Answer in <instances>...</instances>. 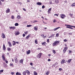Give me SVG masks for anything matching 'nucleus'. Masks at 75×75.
Returning <instances> with one entry per match:
<instances>
[{
    "label": "nucleus",
    "instance_id": "f257e3e1",
    "mask_svg": "<svg viewBox=\"0 0 75 75\" xmlns=\"http://www.w3.org/2000/svg\"><path fill=\"white\" fill-rule=\"evenodd\" d=\"M59 42V41H56L53 44V46H55V45H57L58 44Z\"/></svg>",
    "mask_w": 75,
    "mask_h": 75
},
{
    "label": "nucleus",
    "instance_id": "f03ea898",
    "mask_svg": "<svg viewBox=\"0 0 75 75\" xmlns=\"http://www.w3.org/2000/svg\"><path fill=\"white\" fill-rule=\"evenodd\" d=\"M42 55V53H40L37 56L38 58H40L41 57V56Z\"/></svg>",
    "mask_w": 75,
    "mask_h": 75
},
{
    "label": "nucleus",
    "instance_id": "7ed1b4c3",
    "mask_svg": "<svg viewBox=\"0 0 75 75\" xmlns=\"http://www.w3.org/2000/svg\"><path fill=\"white\" fill-rule=\"evenodd\" d=\"M60 16L61 17V18H62V19L66 17L65 15L64 14H61Z\"/></svg>",
    "mask_w": 75,
    "mask_h": 75
},
{
    "label": "nucleus",
    "instance_id": "20e7f679",
    "mask_svg": "<svg viewBox=\"0 0 75 75\" xmlns=\"http://www.w3.org/2000/svg\"><path fill=\"white\" fill-rule=\"evenodd\" d=\"M68 49V47H65L64 48V49L63 50V52L64 53H65V51H66Z\"/></svg>",
    "mask_w": 75,
    "mask_h": 75
},
{
    "label": "nucleus",
    "instance_id": "39448f33",
    "mask_svg": "<svg viewBox=\"0 0 75 75\" xmlns=\"http://www.w3.org/2000/svg\"><path fill=\"white\" fill-rule=\"evenodd\" d=\"M1 37L3 38H6V36L3 33H1Z\"/></svg>",
    "mask_w": 75,
    "mask_h": 75
},
{
    "label": "nucleus",
    "instance_id": "423d86ee",
    "mask_svg": "<svg viewBox=\"0 0 75 75\" xmlns=\"http://www.w3.org/2000/svg\"><path fill=\"white\" fill-rule=\"evenodd\" d=\"M16 28V27L15 26H11V27H9V29H12V30H15Z\"/></svg>",
    "mask_w": 75,
    "mask_h": 75
},
{
    "label": "nucleus",
    "instance_id": "0eeeda50",
    "mask_svg": "<svg viewBox=\"0 0 75 75\" xmlns=\"http://www.w3.org/2000/svg\"><path fill=\"white\" fill-rule=\"evenodd\" d=\"M20 34V32L19 31H17L15 33V35H18Z\"/></svg>",
    "mask_w": 75,
    "mask_h": 75
},
{
    "label": "nucleus",
    "instance_id": "6e6552de",
    "mask_svg": "<svg viewBox=\"0 0 75 75\" xmlns=\"http://www.w3.org/2000/svg\"><path fill=\"white\" fill-rule=\"evenodd\" d=\"M8 44L9 45V47H11V46H12V45H11V42H8Z\"/></svg>",
    "mask_w": 75,
    "mask_h": 75
},
{
    "label": "nucleus",
    "instance_id": "1a4fd4ad",
    "mask_svg": "<svg viewBox=\"0 0 75 75\" xmlns=\"http://www.w3.org/2000/svg\"><path fill=\"white\" fill-rule=\"evenodd\" d=\"M3 50H6V46H5V45H4V44L3 45Z\"/></svg>",
    "mask_w": 75,
    "mask_h": 75
},
{
    "label": "nucleus",
    "instance_id": "9d476101",
    "mask_svg": "<svg viewBox=\"0 0 75 75\" xmlns=\"http://www.w3.org/2000/svg\"><path fill=\"white\" fill-rule=\"evenodd\" d=\"M14 59L15 62L16 63H17V62H18V60H17V57H15L14 58Z\"/></svg>",
    "mask_w": 75,
    "mask_h": 75
},
{
    "label": "nucleus",
    "instance_id": "9b49d317",
    "mask_svg": "<svg viewBox=\"0 0 75 75\" xmlns=\"http://www.w3.org/2000/svg\"><path fill=\"white\" fill-rule=\"evenodd\" d=\"M65 62H66V61H65V60L63 59L62 60V62H61V64H63L64 63H65Z\"/></svg>",
    "mask_w": 75,
    "mask_h": 75
},
{
    "label": "nucleus",
    "instance_id": "f8f14e48",
    "mask_svg": "<svg viewBox=\"0 0 75 75\" xmlns=\"http://www.w3.org/2000/svg\"><path fill=\"white\" fill-rule=\"evenodd\" d=\"M30 34H29L28 35L26 38H25V39L26 40H28V38H29L30 37Z\"/></svg>",
    "mask_w": 75,
    "mask_h": 75
},
{
    "label": "nucleus",
    "instance_id": "ddd939ff",
    "mask_svg": "<svg viewBox=\"0 0 75 75\" xmlns=\"http://www.w3.org/2000/svg\"><path fill=\"white\" fill-rule=\"evenodd\" d=\"M51 8H50L48 10V14H50V13H51Z\"/></svg>",
    "mask_w": 75,
    "mask_h": 75
},
{
    "label": "nucleus",
    "instance_id": "4468645a",
    "mask_svg": "<svg viewBox=\"0 0 75 75\" xmlns=\"http://www.w3.org/2000/svg\"><path fill=\"white\" fill-rule=\"evenodd\" d=\"M34 30H35V31H37L38 30V26H35L34 27Z\"/></svg>",
    "mask_w": 75,
    "mask_h": 75
},
{
    "label": "nucleus",
    "instance_id": "2eb2a0df",
    "mask_svg": "<svg viewBox=\"0 0 75 75\" xmlns=\"http://www.w3.org/2000/svg\"><path fill=\"white\" fill-rule=\"evenodd\" d=\"M10 11L9 8H8L7 10L6 11V12L7 13H8Z\"/></svg>",
    "mask_w": 75,
    "mask_h": 75
},
{
    "label": "nucleus",
    "instance_id": "dca6fc26",
    "mask_svg": "<svg viewBox=\"0 0 75 75\" xmlns=\"http://www.w3.org/2000/svg\"><path fill=\"white\" fill-rule=\"evenodd\" d=\"M2 57L3 61H6V59H5V57H4V55H3Z\"/></svg>",
    "mask_w": 75,
    "mask_h": 75
},
{
    "label": "nucleus",
    "instance_id": "f3484780",
    "mask_svg": "<svg viewBox=\"0 0 75 75\" xmlns=\"http://www.w3.org/2000/svg\"><path fill=\"white\" fill-rule=\"evenodd\" d=\"M30 52H31V51H30V50H29L26 52V54L28 55V54H30Z\"/></svg>",
    "mask_w": 75,
    "mask_h": 75
},
{
    "label": "nucleus",
    "instance_id": "a211bd4d",
    "mask_svg": "<svg viewBox=\"0 0 75 75\" xmlns=\"http://www.w3.org/2000/svg\"><path fill=\"white\" fill-rule=\"evenodd\" d=\"M17 18L18 19H20V18H21V17L20 16L18 15H17Z\"/></svg>",
    "mask_w": 75,
    "mask_h": 75
},
{
    "label": "nucleus",
    "instance_id": "6ab92c4d",
    "mask_svg": "<svg viewBox=\"0 0 75 75\" xmlns=\"http://www.w3.org/2000/svg\"><path fill=\"white\" fill-rule=\"evenodd\" d=\"M60 28V27H58L56 28H54L53 29V30L54 31H56V30H58V29H59V28Z\"/></svg>",
    "mask_w": 75,
    "mask_h": 75
},
{
    "label": "nucleus",
    "instance_id": "aec40b11",
    "mask_svg": "<svg viewBox=\"0 0 75 75\" xmlns=\"http://www.w3.org/2000/svg\"><path fill=\"white\" fill-rule=\"evenodd\" d=\"M37 5H39V6H41V5L42 4L41 3L38 2L37 3Z\"/></svg>",
    "mask_w": 75,
    "mask_h": 75
},
{
    "label": "nucleus",
    "instance_id": "412c9836",
    "mask_svg": "<svg viewBox=\"0 0 75 75\" xmlns=\"http://www.w3.org/2000/svg\"><path fill=\"white\" fill-rule=\"evenodd\" d=\"M67 26H68V27H73L74 28H75V26H72L71 25H67Z\"/></svg>",
    "mask_w": 75,
    "mask_h": 75
},
{
    "label": "nucleus",
    "instance_id": "4be33fe9",
    "mask_svg": "<svg viewBox=\"0 0 75 75\" xmlns=\"http://www.w3.org/2000/svg\"><path fill=\"white\" fill-rule=\"evenodd\" d=\"M42 45H46V43L45 42H44L43 43H42Z\"/></svg>",
    "mask_w": 75,
    "mask_h": 75
},
{
    "label": "nucleus",
    "instance_id": "5701e85b",
    "mask_svg": "<svg viewBox=\"0 0 75 75\" xmlns=\"http://www.w3.org/2000/svg\"><path fill=\"white\" fill-rule=\"evenodd\" d=\"M23 61H24V60H23V59H21L20 60V63H22L23 64Z\"/></svg>",
    "mask_w": 75,
    "mask_h": 75
},
{
    "label": "nucleus",
    "instance_id": "b1692460",
    "mask_svg": "<svg viewBox=\"0 0 75 75\" xmlns=\"http://www.w3.org/2000/svg\"><path fill=\"white\" fill-rule=\"evenodd\" d=\"M69 27H71V26H67L66 28H70V29H71L72 30H73V28Z\"/></svg>",
    "mask_w": 75,
    "mask_h": 75
},
{
    "label": "nucleus",
    "instance_id": "393cba45",
    "mask_svg": "<svg viewBox=\"0 0 75 75\" xmlns=\"http://www.w3.org/2000/svg\"><path fill=\"white\" fill-rule=\"evenodd\" d=\"M71 61H72V59H69L68 60V62H69V63H70V62H71Z\"/></svg>",
    "mask_w": 75,
    "mask_h": 75
},
{
    "label": "nucleus",
    "instance_id": "a878e982",
    "mask_svg": "<svg viewBox=\"0 0 75 75\" xmlns=\"http://www.w3.org/2000/svg\"><path fill=\"white\" fill-rule=\"evenodd\" d=\"M15 26H18V23H16L15 24Z\"/></svg>",
    "mask_w": 75,
    "mask_h": 75
},
{
    "label": "nucleus",
    "instance_id": "bb28decb",
    "mask_svg": "<svg viewBox=\"0 0 75 75\" xmlns=\"http://www.w3.org/2000/svg\"><path fill=\"white\" fill-rule=\"evenodd\" d=\"M26 73H27L28 74H30V72H29L28 71V70H26Z\"/></svg>",
    "mask_w": 75,
    "mask_h": 75
},
{
    "label": "nucleus",
    "instance_id": "cd10ccee",
    "mask_svg": "<svg viewBox=\"0 0 75 75\" xmlns=\"http://www.w3.org/2000/svg\"><path fill=\"white\" fill-rule=\"evenodd\" d=\"M31 26H32V25H28L27 26V27H31Z\"/></svg>",
    "mask_w": 75,
    "mask_h": 75
},
{
    "label": "nucleus",
    "instance_id": "c85d7f7f",
    "mask_svg": "<svg viewBox=\"0 0 75 75\" xmlns=\"http://www.w3.org/2000/svg\"><path fill=\"white\" fill-rule=\"evenodd\" d=\"M69 15H70V17H72H72H73V16H73V14H71V13H69Z\"/></svg>",
    "mask_w": 75,
    "mask_h": 75
},
{
    "label": "nucleus",
    "instance_id": "c756f323",
    "mask_svg": "<svg viewBox=\"0 0 75 75\" xmlns=\"http://www.w3.org/2000/svg\"><path fill=\"white\" fill-rule=\"evenodd\" d=\"M34 75H37V73L36 72L34 71Z\"/></svg>",
    "mask_w": 75,
    "mask_h": 75
},
{
    "label": "nucleus",
    "instance_id": "7c9ffc66",
    "mask_svg": "<svg viewBox=\"0 0 75 75\" xmlns=\"http://www.w3.org/2000/svg\"><path fill=\"white\" fill-rule=\"evenodd\" d=\"M37 22H38V21H34L32 23H37Z\"/></svg>",
    "mask_w": 75,
    "mask_h": 75
},
{
    "label": "nucleus",
    "instance_id": "2f4dec72",
    "mask_svg": "<svg viewBox=\"0 0 75 75\" xmlns=\"http://www.w3.org/2000/svg\"><path fill=\"white\" fill-rule=\"evenodd\" d=\"M55 2L57 4L58 3V0H55Z\"/></svg>",
    "mask_w": 75,
    "mask_h": 75
},
{
    "label": "nucleus",
    "instance_id": "473e14b6",
    "mask_svg": "<svg viewBox=\"0 0 75 75\" xmlns=\"http://www.w3.org/2000/svg\"><path fill=\"white\" fill-rule=\"evenodd\" d=\"M11 18L12 19H14V17L13 16H11Z\"/></svg>",
    "mask_w": 75,
    "mask_h": 75
},
{
    "label": "nucleus",
    "instance_id": "72a5a7b5",
    "mask_svg": "<svg viewBox=\"0 0 75 75\" xmlns=\"http://www.w3.org/2000/svg\"><path fill=\"white\" fill-rule=\"evenodd\" d=\"M35 44H38L37 43V40H35Z\"/></svg>",
    "mask_w": 75,
    "mask_h": 75
},
{
    "label": "nucleus",
    "instance_id": "f704fd0d",
    "mask_svg": "<svg viewBox=\"0 0 75 75\" xmlns=\"http://www.w3.org/2000/svg\"><path fill=\"white\" fill-rule=\"evenodd\" d=\"M27 23V21H25L24 22H23L22 23V24H26Z\"/></svg>",
    "mask_w": 75,
    "mask_h": 75
},
{
    "label": "nucleus",
    "instance_id": "c9c22d12",
    "mask_svg": "<svg viewBox=\"0 0 75 75\" xmlns=\"http://www.w3.org/2000/svg\"><path fill=\"white\" fill-rule=\"evenodd\" d=\"M53 51V53H54V54H55L56 53V52H55V51L54 50H52Z\"/></svg>",
    "mask_w": 75,
    "mask_h": 75
},
{
    "label": "nucleus",
    "instance_id": "e433bc0d",
    "mask_svg": "<svg viewBox=\"0 0 75 75\" xmlns=\"http://www.w3.org/2000/svg\"><path fill=\"white\" fill-rule=\"evenodd\" d=\"M7 50L8 51H10L11 50V49L9 47H8L7 48Z\"/></svg>",
    "mask_w": 75,
    "mask_h": 75
},
{
    "label": "nucleus",
    "instance_id": "4c0bfd02",
    "mask_svg": "<svg viewBox=\"0 0 75 75\" xmlns=\"http://www.w3.org/2000/svg\"><path fill=\"white\" fill-rule=\"evenodd\" d=\"M57 21V20H56V19H54V20H53V22L54 23H55V22H56Z\"/></svg>",
    "mask_w": 75,
    "mask_h": 75
},
{
    "label": "nucleus",
    "instance_id": "58836bf2",
    "mask_svg": "<svg viewBox=\"0 0 75 75\" xmlns=\"http://www.w3.org/2000/svg\"><path fill=\"white\" fill-rule=\"evenodd\" d=\"M24 33L25 34H27V33H28V31H27L26 32H25Z\"/></svg>",
    "mask_w": 75,
    "mask_h": 75
},
{
    "label": "nucleus",
    "instance_id": "ea45409f",
    "mask_svg": "<svg viewBox=\"0 0 75 75\" xmlns=\"http://www.w3.org/2000/svg\"><path fill=\"white\" fill-rule=\"evenodd\" d=\"M25 72L24 71V72H23V75H25Z\"/></svg>",
    "mask_w": 75,
    "mask_h": 75
},
{
    "label": "nucleus",
    "instance_id": "a19ab883",
    "mask_svg": "<svg viewBox=\"0 0 75 75\" xmlns=\"http://www.w3.org/2000/svg\"><path fill=\"white\" fill-rule=\"evenodd\" d=\"M11 75H13L14 74V72H11Z\"/></svg>",
    "mask_w": 75,
    "mask_h": 75
},
{
    "label": "nucleus",
    "instance_id": "79ce46f5",
    "mask_svg": "<svg viewBox=\"0 0 75 75\" xmlns=\"http://www.w3.org/2000/svg\"><path fill=\"white\" fill-rule=\"evenodd\" d=\"M56 16L58 17V14H54V16Z\"/></svg>",
    "mask_w": 75,
    "mask_h": 75
},
{
    "label": "nucleus",
    "instance_id": "37998d69",
    "mask_svg": "<svg viewBox=\"0 0 75 75\" xmlns=\"http://www.w3.org/2000/svg\"><path fill=\"white\" fill-rule=\"evenodd\" d=\"M49 72L48 71H47V72H46V74H47V75H48L49 74Z\"/></svg>",
    "mask_w": 75,
    "mask_h": 75
},
{
    "label": "nucleus",
    "instance_id": "c03bdc74",
    "mask_svg": "<svg viewBox=\"0 0 75 75\" xmlns=\"http://www.w3.org/2000/svg\"><path fill=\"white\" fill-rule=\"evenodd\" d=\"M54 35H55L54 34H53L50 37H54Z\"/></svg>",
    "mask_w": 75,
    "mask_h": 75
},
{
    "label": "nucleus",
    "instance_id": "a18cd8bd",
    "mask_svg": "<svg viewBox=\"0 0 75 75\" xmlns=\"http://www.w3.org/2000/svg\"><path fill=\"white\" fill-rule=\"evenodd\" d=\"M3 71H4L3 70H1L0 71V72H3Z\"/></svg>",
    "mask_w": 75,
    "mask_h": 75
},
{
    "label": "nucleus",
    "instance_id": "49530a36",
    "mask_svg": "<svg viewBox=\"0 0 75 75\" xmlns=\"http://www.w3.org/2000/svg\"><path fill=\"white\" fill-rule=\"evenodd\" d=\"M10 65L11 66V67H13V64H10Z\"/></svg>",
    "mask_w": 75,
    "mask_h": 75
},
{
    "label": "nucleus",
    "instance_id": "de8ad7c7",
    "mask_svg": "<svg viewBox=\"0 0 75 75\" xmlns=\"http://www.w3.org/2000/svg\"><path fill=\"white\" fill-rule=\"evenodd\" d=\"M42 8H45V6H44V5L42 6Z\"/></svg>",
    "mask_w": 75,
    "mask_h": 75
},
{
    "label": "nucleus",
    "instance_id": "09e8293b",
    "mask_svg": "<svg viewBox=\"0 0 75 75\" xmlns=\"http://www.w3.org/2000/svg\"><path fill=\"white\" fill-rule=\"evenodd\" d=\"M64 42H67V40L66 39H64Z\"/></svg>",
    "mask_w": 75,
    "mask_h": 75
},
{
    "label": "nucleus",
    "instance_id": "8fccbe9b",
    "mask_svg": "<svg viewBox=\"0 0 75 75\" xmlns=\"http://www.w3.org/2000/svg\"><path fill=\"white\" fill-rule=\"evenodd\" d=\"M30 65H31V66H33V63H30Z\"/></svg>",
    "mask_w": 75,
    "mask_h": 75
},
{
    "label": "nucleus",
    "instance_id": "3c124183",
    "mask_svg": "<svg viewBox=\"0 0 75 75\" xmlns=\"http://www.w3.org/2000/svg\"><path fill=\"white\" fill-rule=\"evenodd\" d=\"M16 42L13 43V45H16Z\"/></svg>",
    "mask_w": 75,
    "mask_h": 75
},
{
    "label": "nucleus",
    "instance_id": "603ef678",
    "mask_svg": "<svg viewBox=\"0 0 75 75\" xmlns=\"http://www.w3.org/2000/svg\"><path fill=\"white\" fill-rule=\"evenodd\" d=\"M62 68H59V71H61L62 70Z\"/></svg>",
    "mask_w": 75,
    "mask_h": 75
},
{
    "label": "nucleus",
    "instance_id": "864d4df0",
    "mask_svg": "<svg viewBox=\"0 0 75 75\" xmlns=\"http://www.w3.org/2000/svg\"><path fill=\"white\" fill-rule=\"evenodd\" d=\"M50 4H52V1H50Z\"/></svg>",
    "mask_w": 75,
    "mask_h": 75
},
{
    "label": "nucleus",
    "instance_id": "5fc2aeb1",
    "mask_svg": "<svg viewBox=\"0 0 75 75\" xmlns=\"http://www.w3.org/2000/svg\"><path fill=\"white\" fill-rule=\"evenodd\" d=\"M18 74H19V73H18V72H17L16 73V75H18Z\"/></svg>",
    "mask_w": 75,
    "mask_h": 75
},
{
    "label": "nucleus",
    "instance_id": "6e6d98bb",
    "mask_svg": "<svg viewBox=\"0 0 75 75\" xmlns=\"http://www.w3.org/2000/svg\"><path fill=\"white\" fill-rule=\"evenodd\" d=\"M58 35H59V33H57L56 34V36H57V37H58Z\"/></svg>",
    "mask_w": 75,
    "mask_h": 75
},
{
    "label": "nucleus",
    "instance_id": "4d7b16f0",
    "mask_svg": "<svg viewBox=\"0 0 75 75\" xmlns=\"http://www.w3.org/2000/svg\"><path fill=\"white\" fill-rule=\"evenodd\" d=\"M47 42H50V41L49 40V39H47Z\"/></svg>",
    "mask_w": 75,
    "mask_h": 75
},
{
    "label": "nucleus",
    "instance_id": "13d9d810",
    "mask_svg": "<svg viewBox=\"0 0 75 75\" xmlns=\"http://www.w3.org/2000/svg\"><path fill=\"white\" fill-rule=\"evenodd\" d=\"M2 3H1V1H0V5H2Z\"/></svg>",
    "mask_w": 75,
    "mask_h": 75
},
{
    "label": "nucleus",
    "instance_id": "bf43d9fd",
    "mask_svg": "<svg viewBox=\"0 0 75 75\" xmlns=\"http://www.w3.org/2000/svg\"><path fill=\"white\" fill-rule=\"evenodd\" d=\"M23 37H25V34H23Z\"/></svg>",
    "mask_w": 75,
    "mask_h": 75
},
{
    "label": "nucleus",
    "instance_id": "052dcab7",
    "mask_svg": "<svg viewBox=\"0 0 75 75\" xmlns=\"http://www.w3.org/2000/svg\"><path fill=\"white\" fill-rule=\"evenodd\" d=\"M71 52H72V51L71 50H69V53H71Z\"/></svg>",
    "mask_w": 75,
    "mask_h": 75
},
{
    "label": "nucleus",
    "instance_id": "680f3d73",
    "mask_svg": "<svg viewBox=\"0 0 75 75\" xmlns=\"http://www.w3.org/2000/svg\"><path fill=\"white\" fill-rule=\"evenodd\" d=\"M23 10H24L25 11H26V10L24 8H23Z\"/></svg>",
    "mask_w": 75,
    "mask_h": 75
},
{
    "label": "nucleus",
    "instance_id": "e2e57ef3",
    "mask_svg": "<svg viewBox=\"0 0 75 75\" xmlns=\"http://www.w3.org/2000/svg\"><path fill=\"white\" fill-rule=\"evenodd\" d=\"M5 61H6V64H8V61H7V60H6V61L5 60Z\"/></svg>",
    "mask_w": 75,
    "mask_h": 75
},
{
    "label": "nucleus",
    "instance_id": "0e129e2a",
    "mask_svg": "<svg viewBox=\"0 0 75 75\" xmlns=\"http://www.w3.org/2000/svg\"><path fill=\"white\" fill-rule=\"evenodd\" d=\"M16 44H19V42H16Z\"/></svg>",
    "mask_w": 75,
    "mask_h": 75
},
{
    "label": "nucleus",
    "instance_id": "69168bd1",
    "mask_svg": "<svg viewBox=\"0 0 75 75\" xmlns=\"http://www.w3.org/2000/svg\"><path fill=\"white\" fill-rule=\"evenodd\" d=\"M48 61H51V59H48Z\"/></svg>",
    "mask_w": 75,
    "mask_h": 75
},
{
    "label": "nucleus",
    "instance_id": "338daca9",
    "mask_svg": "<svg viewBox=\"0 0 75 75\" xmlns=\"http://www.w3.org/2000/svg\"><path fill=\"white\" fill-rule=\"evenodd\" d=\"M27 2H30V0H27Z\"/></svg>",
    "mask_w": 75,
    "mask_h": 75
},
{
    "label": "nucleus",
    "instance_id": "774afa93",
    "mask_svg": "<svg viewBox=\"0 0 75 75\" xmlns=\"http://www.w3.org/2000/svg\"><path fill=\"white\" fill-rule=\"evenodd\" d=\"M18 75H21V73H19L18 74Z\"/></svg>",
    "mask_w": 75,
    "mask_h": 75
}]
</instances>
